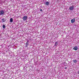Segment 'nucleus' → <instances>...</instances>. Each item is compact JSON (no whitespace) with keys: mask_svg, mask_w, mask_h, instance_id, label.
<instances>
[{"mask_svg":"<svg viewBox=\"0 0 79 79\" xmlns=\"http://www.w3.org/2000/svg\"><path fill=\"white\" fill-rule=\"evenodd\" d=\"M74 6H72L70 7L69 8V10H71V11H72V10H73V9H74Z\"/></svg>","mask_w":79,"mask_h":79,"instance_id":"obj_1","label":"nucleus"},{"mask_svg":"<svg viewBox=\"0 0 79 79\" xmlns=\"http://www.w3.org/2000/svg\"><path fill=\"white\" fill-rule=\"evenodd\" d=\"M0 15H3L5 13V12L3 11V10H1L0 11Z\"/></svg>","mask_w":79,"mask_h":79,"instance_id":"obj_2","label":"nucleus"},{"mask_svg":"<svg viewBox=\"0 0 79 79\" xmlns=\"http://www.w3.org/2000/svg\"><path fill=\"white\" fill-rule=\"evenodd\" d=\"M27 16H24L23 18V21H26L27 19Z\"/></svg>","mask_w":79,"mask_h":79,"instance_id":"obj_3","label":"nucleus"},{"mask_svg":"<svg viewBox=\"0 0 79 79\" xmlns=\"http://www.w3.org/2000/svg\"><path fill=\"white\" fill-rule=\"evenodd\" d=\"M71 23H75V18H74L71 20Z\"/></svg>","mask_w":79,"mask_h":79,"instance_id":"obj_4","label":"nucleus"},{"mask_svg":"<svg viewBox=\"0 0 79 79\" xmlns=\"http://www.w3.org/2000/svg\"><path fill=\"white\" fill-rule=\"evenodd\" d=\"M78 48H77V46H75L74 47V48H73V50H77Z\"/></svg>","mask_w":79,"mask_h":79,"instance_id":"obj_5","label":"nucleus"},{"mask_svg":"<svg viewBox=\"0 0 79 79\" xmlns=\"http://www.w3.org/2000/svg\"><path fill=\"white\" fill-rule=\"evenodd\" d=\"M73 63H76L77 62V60H73Z\"/></svg>","mask_w":79,"mask_h":79,"instance_id":"obj_6","label":"nucleus"},{"mask_svg":"<svg viewBox=\"0 0 79 79\" xmlns=\"http://www.w3.org/2000/svg\"><path fill=\"white\" fill-rule=\"evenodd\" d=\"M46 5H49V2H46Z\"/></svg>","mask_w":79,"mask_h":79,"instance_id":"obj_7","label":"nucleus"},{"mask_svg":"<svg viewBox=\"0 0 79 79\" xmlns=\"http://www.w3.org/2000/svg\"><path fill=\"white\" fill-rule=\"evenodd\" d=\"M13 18H11L10 20V22L12 23V22H13Z\"/></svg>","mask_w":79,"mask_h":79,"instance_id":"obj_8","label":"nucleus"},{"mask_svg":"<svg viewBox=\"0 0 79 79\" xmlns=\"http://www.w3.org/2000/svg\"><path fill=\"white\" fill-rule=\"evenodd\" d=\"M55 45V46H57L58 45V42H56Z\"/></svg>","mask_w":79,"mask_h":79,"instance_id":"obj_9","label":"nucleus"},{"mask_svg":"<svg viewBox=\"0 0 79 79\" xmlns=\"http://www.w3.org/2000/svg\"><path fill=\"white\" fill-rule=\"evenodd\" d=\"M27 42L26 43V47H27V46L28 45V42H29V41H27Z\"/></svg>","mask_w":79,"mask_h":79,"instance_id":"obj_10","label":"nucleus"},{"mask_svg":"<svg viewBox=\"0 0 79 79\" xmlns=\"http://www.w3.org/2000/svg\"><path fill=\"white\" fill-rule=\"evenodd\" d=\"M2 27H3V28H5V25H3V26H2Z\"/></svg>","mask_w":79,"mask_h":79,"instance_id":"obj_11","label":"nucleus"},{"mask_svg":"<svg viewBox=\"0 0 79 79\" xmlns=\"http://www.w3.org/2000/svg\"><path fill=\"white\" fill-rule=\"evenodd\" d=\"M40 11H42V9L40 10Z\"/></svg>","mask_w":79,"mask_h":79,"instance_id":"obj_12","label":"nucleus"},{"mask_svg":"<svg viewBox=\"0 0 79 79\" xmlns=\"http://www.w3.org/2000/svg\"><path fill=\"white\" fill-rule=\"evenodd\" d=\"M65 69H67V68L65 67Z\"/></svg>","mask_w":79,"mask_h":79,"instance_id":"obj_13","label":"nucleus"},{"mask_svg":"<svg viewBox=\"0 0 79 79\" xmlns=\"http://www.w3.org/2000/svg\"><path fill=\"white\" fill-rule=\"evenodd\" d=\"M2 21H3V20H4V19H2Z\"/></svg>","mask_w":79,"mask_h":79,"instance_id":"obj_14","label":"nucleus"}]
</instances>
